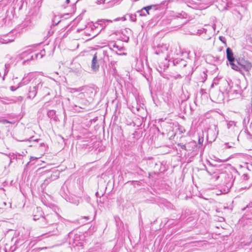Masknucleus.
Listing matches in <instances>:
<instances>
[{"instance_id":"obj_1","label":"nucleus","mask_w":252,"mask_h":252,"mask_svg":"<svg viewBox=\"0 0 252 252\" xmlns=\"http://www.w3.org/2000/svg\"><path fill=\"white\" fill-rule=\"evenodd\" d=\"M52 90L48 79L35 78L29 90V97L33 98L38 93L44 96L50 95Z\"/></svg>"},{"instance_id":"obj_2","label":"nucleus","mask_w":252,"mask_h":252,"mask_svg":"<svg viewBox=\"0 0 252 252\" xmlns=\"http://www.w3.org/2000/svg\"><path fill=\"white\" fill-rule=\"evenodd\" d=\"M181 53L179 49H177L176 46L175 48H171V53L167 55L165 59L168 60V62H172L174 66H176L179 69H182L187 65V62L185 60L179 58H176V56H178Z\"/></svg>"},{"instance_id":"obj_3","label":"nucleus","mask_w":252,"mask_h":252,"mask_svg":"<svg viewBox=\"0 0 252 252\" xmlns=\"http://www.w3.org/2000/svg\"><path fill=\"white\" fill-rule=\"evenodd\" d=\"M16 59L18 62L23 61L22 64L25 65L26 63H28L30 61L35 59L34 52L32 49H29L19 54L17 56Z\"/></svg>"},{"instance_id":"obj_4","label":"nucleus","mask_w":252,"mask_h":252,"mask_svg":"<svg viewBox=\"0 0 252 252\" xmlns=\"http://www.w3.org/2000/svg\"><path fill=\"white\" fill-rule=\"evenodd\" d=\"M226 52L227 59L229 61L232 69L239 72H241L240 68L234 63L235 58L232 50L228 47L226 49Z\"/></svg>"},{"instance_id":"obj_5","label":"nucleus","mask_w":252,"mask_h":252,"mask_svg":"<svg viewBox=\"0 0 252 252\" xmlns=\"http://www.w3.org/2000/svg\"><path fill=\"white\" fill-rule=\"evenodd\" d=\"M35 74L33 72H30L25 74L21 80V82L18 84V88L27 85L30 83L32 80H34L35 78H37Z\"/></svg>"},{"instance_id":"obj_6","label":"nucleus","mask_w":252,"mask_h":252,"mask_svg":"<svg viewBox=\"0 0 252 252\" xmlns=\"http://www.w3.org/2000/svg\"><path fill=\"white\" fill-rule=\"evenodd\" d=\"M68 243L69 245L75 247L80 246L81 243L79 242L80 240V236L78 234L74 233L73 231L70 232L68 234ZM81 246V245H80Z\"/></svg>"},{"instance_id":"obj_7","label":"nucleus","mask_w":252,"mask_h":252,"mask_svg":"<svg viewBox=\"0 0 252 252\" xmlns=\"http://www.w3.org/2000/svg\"><path fill=\"white\" fill-rule=\"evenodd\" d=\"M47 114L55 121H59L63 117L64 119L66 118L65 111H47Z\"/></svg>"},{"instance_id":"obj_8","label":"nucleus","mask_w":252,"mask_h":252,"mask_svg":"<svg viewBox=\"0 0 252 252\" xmlns=\"http://www.w3.org/2000/svg\"><path fill=\"white\" fill-rule=\"evenodd\" d=\"M237 64L241 70L242 69L245 70L246 71H249L252 68V64L249 61L245 60L243 59L236 60Z\"/></svg>"},{"instance_id":"obj_9","label":"nucleus","mask_w":252,"mask_h":252,"mask_svg":"<svg viewBox=\"0 0 252 252\" xmlns=\"http://www.w3.org/2000/svg\"><path fill=\"white\" fill-rule=\"evenodd\" d=\"M48 225H51L56 223L60 218V216L56 212H53L45 216Z\"/></svg>"},{"instance_id":"obj_10","label":"nucleus","mask_w":252,"mask_h":252,"mask_svg":"<svg viewBox=\"0 0 252 252\" xmlns=\"http://www.w3.org/2000/svg\"><path fill=\"white\" fill-rule=\"evenodd\" d=\"M168 47L169 45L166 44H158L155 49V53L157 55H160L161 54L167 53V56L169 54L171 53V51L169 53L168 52Z\"/></svg>"},{"instance_id":"obj_11","label":"nucleus","mask_w":252,"mask_h":252,"mask_svg":"<svg viewBox=\"0 0 252 252\" xmlns=\"http://www.w3.org/2000/svg\"><path fill=\"white\" fill-rule=\"evenodd\" d=\"M37 212L40 213V219L39 220V225L41 227H46L48 225L45 216H43V213L40 207H37Z\"/></svg>"},{"instance_id":"obj_12","label":"nucleus","mask_w":252,"mask_h":252,"mask_svg":"<svg viewBox=\"0 0 252 252\" xmlns=\"http://www.w3.org/2000/svg\"><path fill=\"white\" fill-rule=\"evenodd\" d=\"M156 6L154 5H149L143 7L141 10L138 11L140 16H146L147 14H150V11L153 9L154 11L156 10Z\"/></svg>"},{"instance_id":"obj_13","label":"nucleus","mask_w":252,"mask_h":252,"mask_svg":"<svg viewBox=\"0 0 252 252\" xmlns=\"http://www.w3.org/2000/svg\"><path fill=\"white\" fill-rule=\"evenodd\" d=\"M99 65L98 62L97 56L96 54H95L91 62V69L93 71L96 72L98 70Z\"/></svg>"},{"instance_id":"obj_14","label":"nucleus","mask_w":252,"mask_h":252,"mask_svg":"<svg viewBox=\"0 0 252 252\" xmlns=\"http://www.w3.org/2000/svg\"><path fill=\"white\" fill-rule=\"evenodd\" d=\"M12 33H10L7 35H4L0 38V42L2 44H7L11 42L14 40L15 37L12 36L11 38H9Z\"/></svg>"},{"instance_id":"obj_15","label":"nucleus","mask_w":252,"mask_h":252,"mask_svg":"<svg viewBox=\"0 0 252 252\" xmlns=\"http://www.w3.org/2000/svg\"><path fill=\"white\" fill-rule=\"evenodd\" d=\"M149 164L151 166V167H153L156 171H160L159 167H160L161 163L160 161L156 162L154 160H150Z\"/></svg>"},{"instance_id":"obj_16","label":"nucleus","mask_w":252,"mask_h":252,"mask_svg":"<svg viewBox=\"0 0 252 252\" xmlns=\"http://www.w3.org/2000/svg\"><path fill=\"white\" fill-rule=\"evenodd\" d=\"M112 21L110 20H106V19H100L98 20L96 22V25H98L100 26L101 29L100 31H101L102 29H103L106 26V23L107 22H112Z\"/></svg>"},{"instance_id":"obj_17","label":"nucleus","mask_w":252,"mask_h":252,"mask_svg":"<svg viewBox=\"0 0 252 252\" xmlns=\"http://www.w3.org/2000/svg\"><path fill=\"white\" fill-rule=\"evenodd\" d=\"M85 91L83 92L82 94H80L79 95H81V97L82 95H85L84 94L85 93L87 94V95H89L90 97L92 96V94H93V89L91 87H86L85 88Z\"/></svg>"},{"instance_id":"obj_18","label":"nucleus","mask_w":252,"mask_h":252,"mask_svg":"<svg viewBox=\"0 0 252 252\" xmlns=\"http://www.w3.org/2000/svg\"><path fill=\"white\" fill-rule=\"evenodd\" d=\"M177 18L187 19L188 18V14L184 11H182L180 13H177L175 16Z\"/></svg>"},{"instance_id":"obj_19","label":"nucleus","mask_w":252,"mask_h":252,"mask_svg":"<svg viewBox=\"0 0 252 252\" xmlns=\"http://www.w3.org/2000/svg\"><path fill=\"white\" fill-rule=\"evenodd\" d=\"M61 18L58 16H54L52 22L53 26L57 25L61 22Z\"/></svg>"},{"instance_id":"obj_20","label":"nucleus","mask_w":252,"mask_h":252,"mask_svg":"<svg viewBox=\"0 0 252 252\" xmlns=\"http://www.w3.org/2000/svg\"><path fill=\"white\" fill-rule=\"evenodd\" d=\"M45 50H41L40 53H34V58L35 59H37L39 57V58H42L43 56L45 54Z\"/></svg>"},{"instance_id":"obj_21","label":"nucleus","mask_w":252,"mask_h":252,"mask_svg":"<svg viewBox=\"0 0 252 252\" xmlns=\"http://www.w3.org/2000/svg\"><path fill=\"white\" fill-rule=\"evenodd\" d=\"M241 91L240 90H237L234 89L233 88L231 89L230 91H229V94H240Z\"/></svg>"},{"instance_id":"obj_22","label":"nucleus","mask_w":252,"mask_h":252,"mask_svg":"<svg viewBox=\"0 0 252 252\" xmlns=\"http://www.w3.org/2000/svg\"><path fill=\"white\" fill-rule=\"evenodd\" d=\"M1 100V101L2 102H3V103H11L12 102V101H13L12 99H8L6 97L5 98H0Z\"/></svg>"},{"instance_id":"obj_23","label":"nucleus","mask_w":252,"mask_h":252,"mask_svg":"<svg viewBox=\"0 0 252 252\" xmlns=\"http://www.w3.org/2000/svg\"><path fill=\"white\" fill-rule=\"evenodd\" d=\"M0 123H2L3 124H13V122L9 121L3 118H0Z\"/></svg>"},{"instance_id":"obj_24","label":"nucleus","mask_w":252,"mask_h":252,"mask_svg":"<svg viewBox=\"0 0 252 252\" xmlns=\"http://www.w3.org/2000/svg\"><path fill=\"white\" fill-rule=\"evenodd\" d=\"M227 126V128L228 129H230L233 126H236V124H235V122L234 121H230L228 122Z\"/></svg>"},{"instance_id":"obj_25","label":"nucleus","mask_w":252,"mask_h":252,"mask_svg":"<svg viewBox=\"0 0 252 252\" xmlns=\"http://www.w3.org/2000/svg\"><path fill=\"white\" fill-rule=\"evenodd\" d=\"M207 173L211 176H213V178H214L215 179V180H217L219 179L220 176L219 175H217V174H215V173L214 172L213 173H212L210 171L208 170H206Z\"/></svg>"},{"instance_id":"obj_26","label":"nucleus","mask_w":252,"mask_h":252,"mask_svg":"<svg viewBox=\"0 0 252 252\" xmlns=\"http://www.w3.org/2000/svg\"><path fill=\"white\" fill-rule=\"evenodd\" d=\"M84 90V88H82V87H80V88H79L78 89H76V88H72V89H70V93H75V92H80V91H82Z\"/></svg>"},{"instance_id":"obj_27","label":"nucleus","mask_w":252,"mask_h":252,"mask_svg":"<svg viewBox=\"0 0 252 252\" xmlns=\"http://www.w3.org/2000/svg\"><path fill=\"white\" fill-rule=\"evenodd\" d=\"M219 39L224 44L225 46H226V40L224 36H219Z\"/></svg>"},{"instance_id":"obj_28","label":"nucleus","mask_w":252,"mask_h":252,"mask_svg":"<svg viewBox=\"0 0 252 252\" xmlns=\"http://www.w3.org/2000/svg\"><path fill=\"white\" fill-rule=\"evenodd\" d=\"M129 19L132 22H135L136 21V16L135 14H130Z\"/></svg>"},{"instance_id":"obj_29","label":"nucleus","mask_w":252,"mask_h":252,"mask_svg":"<svg viewBox=\"0 0 252 252\" xmlns=\"http://www.w3.org/2000/svg\"><path fill=\"white\" fill-rule=\"evenodd\" d=\"M39 213V214L38 215H33V220H39L40 219V213L39 212H38Z\"/></svg>"},{"instance_id":"obj_30","label":"nucleus","mask_w":252,"mask_h":252,"mask_svg":"<svg viewBox=\"0 0 252 252\" xmlns=\"http://www.w3.org/2000/svg\"><path fill=\"white\" fill-rule=\"evenodd\" d=\"M17 248V247L16 245H13V246L10 247L9 248V251H11V252H14L16 249Z\"/></svg>"},{"instance_id":"obj_31","label":"nucleus","mask_w":252,"mask_h":252,"mask_svg":"<svg viewBox=\"0 0 252 252\" xmlns=\"http://www.w3.org/2000/svg\"><path fill=\"white\" fill-rule=\"evenodd\" d=\"M9 69L5 68L3 76L2 78V81L4 80L5 76L8 73Z\"/></svg>"},{"instance_id":"obj_32","label":"nucleus","mask_w":252,"mask_h":252,"mask_svg":"<svg viewBox=\"0 0 252 252\" xmlns=\"http://www.w3.org/2000/svg\"><path fill=\"white\" fill-rule=\"evenodd\" d=\"M112 119L114 121H116L117 119V111H114V114L112 116Z\"/></svg>"},{"instance_id":"obj_33","label":"nucleus","mask_w":252,"mask_h":252,"mask_svg":"<svg viewBox=\"0 0 252 252\" xmlns=\"http://www.w3.org/2000/svg\"><path fill=\"white\" fill-rule=\"evenodd\" d=\"M39 139H32V138L31 137L30 138V140H27V141H29V142H36L37 141H38Z\"/></svg>"},{"instance_id":"obj_34","label":"nucleus","mask_w":252,"mask_h":252,"mask_svg":"<svg viewBox=\"0 0 252 252\" xmlns=\"http://www.w3.org/2000/svg\"><path fill=\"white\" fill-rule=\"evenodd\" d=\"M18 86L15 87V86H11L10 87V90L12 91H15L16 90H17L18 89Z\"/></svg>"},{"instance_id":"obj_35","label":"nucleus","mask_w":252,"mask_h":252,"mask_svg":"<svg viewBox=\"0 0 252 252\" xmlns=\"http://www.w3.org/2000/svg\"><path fill=\"white\" fill-rule=\"evenodd\" d=\"M104 1L105 0H97V1L96 2V3L97 4H100L103 2H104Z\"/></svg>"},{"instance_id":"obj_36","label":"nucleus","mask_w":252,"mask_h":252,"mask_svg":"<svg viewBox=\"0 0 252 252\" xmlns=\"http://www.w3.org/2000/svg\"><path fill=\"white\" fill-rule=\"evenodd\" d=\"M10 67V64L9 63H5V68L9 69Z\"/></svg>"},{"instance_id":"obj_37","label":"nucleus","mask_w":252,"mask_h":252,"mask_svg":"<svg viewBox=\"0 0 252 252\" xmlns=\"http://www.w3.org/2000/svg\"><path fill=\"white\" fill-rule=\"evenodd\" d=\"M99 25H96V23L94 24V25H93V27H92V29H94H94H96V28H98V26Z\"/></svg>"},{"instance_id":"obj_38","label":"nucleus","mask_w":252,"mask_h":252,"mask_svg":"<svg viewBox=\"0 0 252 252\" xmlns=\"http://www.w3.org/2000/svg\"><path fill=\"white\" fill-rule=\"evenodd\" d=\"M227 160H228V159H223V160L218 159V160H217V161H220V162H225V161H227Z\"/></svg>"},{"instance_id":"obj_39","label":"nucleus","mask_w":252,"mask_h":252,"mask_svg":"<svg viewBox=\"0 0 252 252\" xmlns=\"http://www.w3.org/2000/svg\"><path fill=\"white\" fill-rule=\"evenodd\" d=\"M182 77H181V75H180V74H178L177 75V76H174V78L175 79H177V78H181Z\"/></svg>"},{"instance_id":"obj_40","label":"nucleus","mask_w":252,"mask_h":252,"mask_svg":"<svg viewBox=\"0 0 252 252\" xmlns=\"http://www.w3.org/2000/svg\"><path fill=\"white\" fill-rule=\"evenodd\" d=\"M248 208H252V202L249 203L248 205H247Z\"/></svg>"},{"instance_id":"obj_41","label":"nucleus","mask_w":252,"mask_h":252,"mask_svg":"<svg viewBox=\"0 0 252 252\" xmlns=\"http://www.w3.org/2000/svg\"><path fill=\"white\" fill-rule=\"evenodd\" d=\"M181 148L183 149H186V146L185 145H183L181 146Z\"/></svg>"},{"instance_id":"obj_42","label":"nucleus","mask_w":252,"mask_h":252,"mask_svg":"<svg viewBox=\"0 0 252 252\" xmlns=\"http://www.w3.org/2000/svg\"><path fill=\"white\" fill-rule=\"evenodd\" d=\"M113 47L114 48H117V49H118V46L116 44H115L114 45H113Z\"/></svg>"},{"instance_id":"obj_43","label":"nucleus","mask_w":252,"mask_h":252,"mask_svg":"<svg viewBox=\"0 0 252 252\" xmlns=\"http://www.w3.org/2000/svg\"><path fill=\"white\" fill-rule=\"evenodd\" d=\"M203 75L204 76V78H205V79L207 78V74H206L204 72H203Z\"/></svg>"},{"instance_id":"obj_44","label":"nucleus","mask_w":252,"mask_h":252,"mask_svg":"<svg viewBox=\"0 0 252 252\" xmlns=\"http://www.w3.org/2000/svg\"><path fill=\"white\" fill-rule=\"evenodd\" d=\"M249 109H251V110L252 111V103H251V107H250L249 108Z\"/></svg>"},{"instance_id":"obj_45","label":"nucleus","mask_w":252,"mask_h":252,"mask_svg":"<svg viewBox=\"0 0 252 252\" xmlns=\"http://www.w3.org/2000/svg\"><path fill=\"white\" fill-rule=\"evenodd\" d=\"M65 2H66V3L67 4H68V3H69V2H70V0H65Z\"/></svg>"},{"instance_id":"obj_46","label":"nucleus","mask_w":252,"mask_h":252,"mask_svg":"<svg viewBox=\"0 0 252 252\" xmlns=\"http://www.w3.org/2000/svg\"><path fill=\"white\" fill-rule=\"evenodd\" d=\"M78 107L80 109H85L84 107H83V106H78Z\"/></svg>"},{"instance_id":"obj_47","label":"nucleus","mask_w":252,"mask_h":252,"mask_svg":"<svg viewBox=\"0 0 252 252\" xmlns=\"http://www.w3.org/2000/svg\"><path fill=\"white\" fill-rule=\"evenodd\" d=\"M39 145H40V146H42V145L44 146V144L43 143H40Z\"/></svg>"},{"instance_id":"obj_48","label":"nucleus","mask_w":252,"mask_h":252,"mask_svg":"<svg viewBox=\"0 0 252 252\" xmlns=\"http://www.w3.org/2000/svg\"><path fill=\"white\" fill-rule=\"evenodd\" d=\"M214 83H212V84L211 85V88H213V86H214Z\"/></svg>"},{"instance_id":"obj_49","label":"nucleus","mask_w":252,"mask_h":252,"mask_svg":"<svg viewBox=\"0 0 252 252\" xmlns=\"http://www.w3.org/2000/svg\"><path fill=\"white\" fill-rule=\"evenodd\" d=\"M189 109H190V110H192L191 107L189 106Z\"/></svg>"},{"instance_id":"obj_50","label":"nucleus","mask_w":252,"mask_h":252,"mask_svg":"<svg viewBox=\"0 0 252 252\" xmlns=\"http://www.w3.org/2000/svg\"><path fill=\"white\" fill-rule=\"evenodd\" d=\"M36 158H34V157H31V159H35Z\"/></svg>"},{"instance_id":"obj_51","label":"nucleus","mask_w":252,"mask_h":252,"mask_svg":"<svg viewBox=\"0 0 252 252\" xmlns=\"http://www.w3.org/2000/svg\"><path fill=\"white\" fill-rule=\"evenodd\" d=\"M118 20H119V19H118V18L116 19H115V20H114V21H118Z\"/></svg>"},{"instance_id":"obj_52","label":"nucleus","mask_w":252,"mask_h":252,"mask_svg":"<svg viewBox=\"0 0 252 252\" xmlns=\"http://www.w3.org/2000/svg\"><path fill=\"white\" fill-rule=\"evenodd\" d=\"M20 119V118H19V117H17V118H16V119H17V120H18V119Z\"/></svg>"},{"instance_id":"obj_53","label":"nucleus","mask_w":252,"mask_h":252,"mask_svg":"<svg viewBox=\"0 0 252 252\" xmlns=\"http://www.w3.org/2000/svg\"><path fill=\"white\" fill-rule=\"evenodd\" d=\"M34 145H30V147H32V146H34Z\"/></svg>"},{"instance_id":"obj_54","label":"nucleus","mask_w":252,"mask_h":252,"mask_svg":"<svg viewBox=\"0 0 252 252\" xmlns=\"http://www.w3.org/2000/svg\"><path fill=\"white\" fill-rule=\"evenodd\" d=\"M51 94H52V95H54V94H53V91L52 92V93H51Z\"/></svg>"},{"instance_id":"obj_55","label":"nucleus","mask_w":252,"mask_h":252,"mask_svg":"<svg viewBox=\"0 0 252 252\" xmlns=\"http://www.w3.org/2000/svg\"><path fill=\"white\" fill-rule=\"evenodd\" d=\"M137 110L139 111V108H137Z\"/></svg>"},{"instance_id":"obj_56","label":"nucleus","mask_w":252,"mask_h":252,"mask_svg":"<svg viewBox=\"0 0 252 252\" xmlns=\"http://www.w3.org/2000/svg\"><path fill=\"white\" fill-rule=\"evenodd\" d=\"M3 203H4V204L5 205H6V203H5V202H4Z\"/></svg>"},{"instance_id":"obj_57","label":"nucleus","mask_w":252,"mask_h":252,"mask_svg":"<svg viewBox=\"0 0 252 252\" xmlns=\"http://www.w3.org/2000/svg\"><path fill=\"white\" fill-rule=\"evenodd\" d=\"M205 79L202 81V82H204L205 81Z\"/></svg>"}]
</instances>
